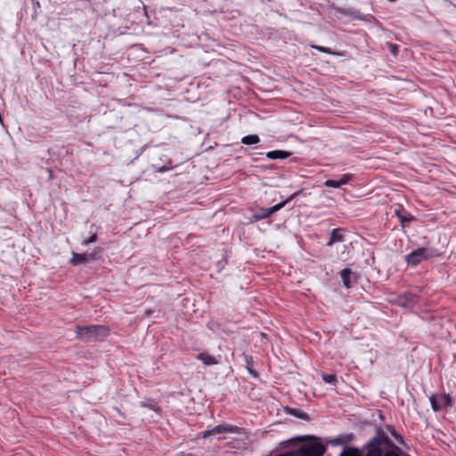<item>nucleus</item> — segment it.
<instances>
[{
	"mask_svg": "<svg viewBox=\"0 0 456 456\" xmlns=\"http://www.w3.org/2000/svg\"><path fill=\"white\" fill-rule=\"evenodd\" d=\"M352 271L349 268H345L339 272V275L342 279L343 284L346 288L349 289L352 287L351 277Z\"/></svg>",
	"mask_w": 456,
	"mask_h": 456,
	"instance_id": "nucleus-15",
	"label": "nucleus"
},
{
	"mask_svg": "<svg viewBox=\"0 0 456 456\" xmlns=\"http://www.w3.org/2000/svg\"><path fill=\"white\" fill-rule=\"evenodd\" d=\"M352 179V175L344 174L340 176L338 180L329 179L324 182V185L326 187L330 188H340L345 184H347Z\"/></svg>",
	"mask_w": 456,
	"mask_h": 456,
	"instance_id": "nucleus-9",
	"label": "nucleus"
},
{
	"mask_svg": "<svg viewBox=\"0 0 456 456\" xmlns=\"http://www.w3.org/2000/svg\"><path fill=\"white\" fill-rule=\"evenodd\" d=\"M418 302V297L413 293H404L398 297L397 303L404 308H412Z\"/></svg>",
	"mask_w": 456,
	"mask_h": 456,
	"instance_id": "nucleus-8",
	"label": "nucleus"
},
{
	"mask_svg": "<svg viewBox=\"0 0 456 456\" xmlns=\"http://www.w3.org/2000/svg\"><path fill=\"white\" fill-rule=\"evenodd\" d=\"M395 216L398 217L401 226L404 228L407 224L414 220V216L409 213H405L402 208H396L395 210Z\"/></svg>",
	"mask_w": 456,
	"mask_h": 456,
	"instance_id": "nucleus-11",
	"label": "nucleus"
},
{
	"mask_svg": "<svg viewBox=\"0 0 456 456\" xmlns=\"http://www.w3.org/2000/svg\"><path fill=\"white\" fill-rule=\"evenodd\" d=\"M297 194V192L292 194L288 200L281 201V202L273 206L272 208H259L258 211L254 215V218L256 220H262V219L268 218L274 213L281 210L289 201H290L292 199H294Z\"/></svg>",
	"mask_w": 456,
	"mask_h": 456,
	"instance_id": "nucleus-5",
	"label": "nucleus"
},
{
	"mask_svg": "<svg viewBox=\"0 0 456 456\" xmlns=\"http://www.w3.org/2000/svg\"><path fill=\"white\" fill-rule=\"evenodd\" d=\"M390 51L392 53L393 55H396L397 53H398V46L395 44H391L390 45Z\"/></svg>",
	"mask_w": 456,
	"mask_h": 456,
	"instance_id": "nucleus-24",
	"label": "nucleus"
},
{
	"mask_svg": "<svg viewBox=\"0 0 456 456\" xmlns=\"http://www.w3.org/2000/svg\"><path fill=\"white\" fill-rule=\"evenodd\" d=\"M353 455L346 456H400L401 449L386 435L382 428L376 429V435L362 449L347 447ZM339 456H346L343 452Z\"/></svg>",
	"mask_w": 456,
	"mask_h": 456,
	"instance_id": "nucleus-1",
	"label": "nucleus"
},
{
	"mask_svg": "<svg viewBox=\"0 0 456 456\" xmlns=\"http://www.w3.org/2000/svg\"><path fill=\"white\" fill-rule=\"evenodd\" d=\"M291 154L292 153L290 151L276 150L268 151L266 153V157L270 159H285L290 157Z\"/></svg>",
	"mask_w": 456,
	"mask_h": 456,
	"instance_id": "nucleus-13",
	"label": "nucleus"
},
{
	"mask_svg": "<svg viewBox=\"0 0 456 456\" xmlns=\"http://www.w3.org/2000/svg\"><path fill=\"white\" fill-rule=\"evenodd\" d=\"M330 444L331 445H343V444H345V442L343 441L342 436H338V437L331 439L330 441Z\"/></svg>",
	"mask_w": 456,
	"mask_h": 456,
	"instance_id": "nucleus-21",
	"label": "nucleus"
},
{
	"mask_svg": "<svg viewBox=\"0 0 456 456\" xmlns=\"http://www.w3.org/2000/svg\"><path fill=\"white\" fill-rule=\"evenodd\" d=\"M322 380L328 384L335 385L337 376L335 374H322Z\"/></svg>",
	"mask_w": 456,
	"mask_h": 456,
	"instance_id": "nucleus-20",
	"label": "nucleus"
},
{
	"mask_svg": "<svg viewBox=\"0 0 456 456\" xmlns=\"http://www.w3.org/2000/svg\"><path fill=\"white\" fill-rule=\"evenodd\" d=\"M285 411H286V412H288L290 415H293L298 419H305V420H307L309 419L308 414L299 409L286 407Z\"/></svg>",
	"mask_w": 456,
	"mask_h": 456,
	"instance_id": "nucleus-16",
	"label": "nucleus"
},
{
	"mask_svg": "<svg viewBox=\"0 0 456 456\" xmlns=\"http://www.w3.org/2000/svg\"><path fill=\"white\" fill-rule=\"evenodd\" d=\"M344 230L341 228H335L331 231L329 241L327 242V246L330 247L337 242H341L344 240Z\"/></svg>",
	"mask_w": 456,
	"mask_h": 456,
	"instance_id": "nucleus-12",
	"label": "nucleus"
},
{
	"mask_svg": "<svg viewBox=\"0 0 456 456\" xmlns=\"http://www.w3.org/2000/svg\"><path fill=\"white\" fill-rule=\"evenodd\" d=\"M244 358H245V362H246L248 367H250V365L252 364V362H253L252 357L245 355Z\"/></svg>",
	"mask_w": 456,
	"mask_h": 456,
	"instance_id": "nucleus-26",
	"label": "nucleus"
},
{
	"mask_svg": "<svg viewBox=\"0 0 456 456\" xmlns=\"http://www.w3.org/2000/svg\"><path fill=\"white\" fill-rule=\"evenodd\" d=\"M297 441L314 440V443L301 445L295 451V456H322L326 452V447L317 438L313 436H303L295 438Z\"/></svg>",
	"mask_w": 456,
	"mask_h": 456,
	"instance_id": "nucleus-3",
	"label": "nucleus"
},
{
	"mask_svg": "<svg viewBox=\"0 0 456 456\" xmlns=\"http://www.w3.org/2000/svg\"><path fill=\"white\" fill-rule=\"evenodd\" d=\"M343 438V441L345 442V444L350 443L354 440V435L353 433L346 434L344 436H341Z\"/></svg>",
	"mask_w": 456,
	"mask_h": 456,
	"instance_id": "nucleus-22",
	"label": "nucleus"
},
{
	"mask_svg": "<svg viewBox=\"0 0 456 456\" xmlns=\"http://www.w3.org/2000/svg\"><path fill=\"white\" fill-rule=\"evenodd\" d=\"M101 252H102V248L100 247H96L94 248L93 252H91L90 254H93V256L96 257L97 254L101 253Z\"/></svg>",
	"mask_w": 456,
	"mask_h": 456,
	"instance_id": "nucleus-25",
	"label": "nucleus"
},
{
	"mask_svg": "<svg viewBox=\"0 0 456 456\" xmlns=\"http://www.w3.org/2000/svg\"><path fill=\"white\" fill-rule=\"evenodd\" d=\"M430 403H431L432 409L435 411H438L443 407L452 406V397L450 396V395H444L440 397H436L433 395L430 397Z\"/></svg>",
	"mask_w": 456,
	"mask_h": 456,
	"instance_id": "nucleus-7",
	"label": "nucleus"
},
{
	"mask_svg": "<svg viewBox=\"0 0 456 456\" xmlns=\"http://www.w3.org/2000/svg\"><path fill=\"white\" fill-rule=\"evenodd\" d=\"M260 139L256 134L246 135L241 139V142L245 145H252L259 142Z\"/></svg>",
	"mask_w": 456,
	"mask_h": 456,
	"instance_id": "nucleus-18",
	"label": "nucleus"
},
{
	"mask_svg": "<svg viewBox=\"0 0 456 456\" xmlns=\"http://www.w3.org/2000/svg\"><path fill=\"white\" fill-rule=\"evenodd\" d=\"M386 429L390 433V435L396 440L398 444L401 445H405L403 437L396 431L394 426L387 425Z\"/></svg>",
	"mask_w": 456,
	"mask_h": 456,
	"instance_id": "nucleus-17",
	"label": "nucleus"
},
{
	"mask_svg": "<svg viewBox=\"0 0 456 456\" xmlns=\"http://www.w3.org/2000/svg\"><path fill=\"white\" fill-rule=\"evenodd\" d=\"M77 338L88 342L102 339L109 335V329L103 325L77 326Z\"/></svg>",
	"mask_w": 456,
	"mask_h": 456,
	"instance_id": "nucleus-2",
	"label": "nucleus"
},
{
	"mask_svg": "<svg viewBox=\"0 0 456 456\" xmlns=\"http://www.w3.org/2000/svg\"><path fill=\"white\" fill-rule=\"evenodd\" d=\"M240 431H241V428L237 426L229 425V424H222V425L216 426L215 428H213L210 430L205 431L203 434V437L207 438L209 436L221 435L224 433L240 434L241 433Z\"/></svg>",
	"mask_w": 456,
	"mask_h": 456,
	"instance_id": "nucleus-6",
	"label": "nucleus"
},
{
	"mask_svg": "<svg viewBox=\"0 0 456 456\" xmlns=\"http://www.w3.org/2000/svg\"><path fill=\"white\" fill-rule=\"evenodd\" d=\"M197 358L200 360L205 365L210 366V365H216L218 364L219 361L210 355L208 353H200L198 354Z\"/></svg>",
	"mask_w": 456,
	"mask_h": 456,
	"instance_id": "nucleus-14",
	"label": "nucleus"
},
{
	"mask_svg": "<svg viewBox=\"0 0 456 456\" xmlns=\"http://www.w3.org/2000/svg\"><path fill=\"white\" fill-rule=\"evenodd\" d=\"M313 47L322 53H330V51L328 48L323 47V46L314 45Z\"/></svg>",
	"mask_w": 456,
	"mask_h": 456,
	"instance_id": "nucleus-23",
	"label": "nucleus"
},
{
	"mask_svg": "<svg viewBox=\"0 0 456 456\" xmlns=\"http://www.w3.org/2000/svg\"><path fill=\"white\" fill-rule=\"evenodd\" d=\"M94 227V224H92L91 225V230H90V232L92 233L91 236L87 239H85L82 240V244L85 245V246H87L91 243H94L96 240H97V232H94L93 231V228Z\"/></svg>",
	"mask_w": 456,
	"mask_h": 456,
	"instance_id": "nucleus-19",
	"label": "nucleus"
},
{
	"mask_svg": "<svg viewBox=\"0 0 456 456\" xmlns=\"http://www.w3.org/2000/svg\"><path fill=\"white\" fill-rule=\"evenodd\" d=\"M248 370L253 377H257V372L254 370L251 367H248Z\"/></svg>",
	"mask_w": 456,
	"mask_h": 456,
	"instance_id": "nucleus-27",
	"label": "nucleus"
},
{
	"mask_svg": "<svg viewBox=\"0 0 456 456\" xmlns=\"http://www.w3.org/2000/svg\"><path fill=\"white\" fill-rule=\"evenodd\" d=\"M151 408L156 411V407L155 406H151Z\"/></svg>",
	"mask_w": 456,
	"mask_h": 456,
	"instance_id": "nucleus-28",
	"label": "nucleus"
},
{
	"mask_svg": "<svg viewBox=\"0 0 456 456\" xmlns=\"http://www.w3.org/2000/svg\"><path fill=\"white\" fill-rule=\"evenodd\" d=\"M437 256L436 251L432 248H419L405 256V262L411 266H417L421 262Z\"/></svg>",
	"mask_w": 456,
	"mask_h": 456,
	"instance_id": "nucleus-4",
	"label": "nucleus"
},
{
	"mask_svg": "<svg viewBox=\"0 0 456 456\" xmlns=\"http://www.w3.org/2000/svg\"><path fill=\"white\" fill-rule=\"evenodd\" d=\"M94 260H95V256H94L93 254H79L73 252L70 263L74 265H86Z\"/></svg>",
	"mask_w": 456,
	"mask_h": 456,
	"instance_id": "nucleus-10",
	"label": "nucleus"
}]
</instances>
